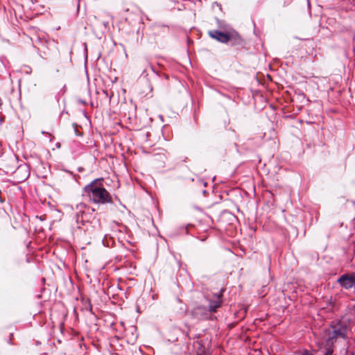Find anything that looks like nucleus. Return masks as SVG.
<instances>
[{
    "instance_id": "obj_10",
    "label": "nucleus",
    "mask_w": 355,
    "mask_h": 355,
    "mask_svg": "<svg viewBox=\"0 0 355 355\" xmlns=\"http://www.w3.org/2000/svg\"><path fill=\"white\" fill-rule=\"evenodd\" d=\"M26 175L24 177V180L26 179V178L28 177V171L27 170H26Z\"/></svg>"
},
{
    "instance_id": "obj_1",
    "label": "nucleus",
    "mask_w": 355,
    "mask_h": 355,
    "mask_svg": "<svg viewBox=\"0 0 355 355\" xmlns=\"http://www.w3.org/2000/svg\"><path fill=\"white\" fill-rule=\"evenodd\" d=\"M83 191L84 195L93 203L105 205L112 202V196L104 187L103 178L92 181L84 187Z\"/></svg>"
},
{
    "instance_id": "obj_7",
    "label": "nucleus",
    "mask_w": 355,
    "mask_h": 355,
    "mask_svg": "<svg viewBox=\"0 0 355 355\" xmlns=\"http://www.w3.org/2000/svg\"><path fill=\"white\" fill-rule=\"evenodd\" d=\"M333 354V350L331 349H327L324 355H332Z\"/></svg>"
},
{
    "instance_id": "obj_5",
    "label": "nucleus",
    "mask_w": 355,
    "mask_h": 355,
    "mask_svg": "<svg viewBox=\"0 0 355 355\" xmlns=\"http://www.w3.org/2000/svg\"><path fill=\"white\" fill-rule=\"evenodd\" d=\"M205 310V308L202 307V306H198L196 307L193 311H192V314L196 316V317H198V313L200 312H202V311Z\"/></svg>"
},
{
    "instance_id": "obj_3",
    "label": "nucleus",
    "mask_w": 355,
    "mask_h": 355,
    "mask_svg": "<svg viewBox=\"0 0 355 355\" xmlns=\"http://www.w3.org/2000/svg\"><path fill=\"white\" fill-rule=\"evenodd\" d=\"M338 282L345 289L355 286V272L352 274L343 275L338 279Z\"/></svg>"
},
{
    "instance_id": "obj_2",
    "label": "nucleus",
    "mask_w": 355,
    "mask_h": 355,
    "mask_svg": "<svg viewBox=\"0 0 355 355\" xmlns=\"http://www.w3.org/2000/svg\"><path fill=\"white\" fill-rule=\"evenodd\" d=\"M208 35L213 39L221 43H227L232 39H236L239 35L234 33H223L218 30H212L208 32Z\"/></svg>"
},
{
    "instance_id": "obj_6",
    "label": "nucleus",
    "mask_w": 355,
    "mask_h": 355,
    "mask_svg": "<svg viewBox=\"0 0 355 355\" xmlns=\"http://www.w3.org/2000/svg\"><path fill=\"white\" fill-rule=\"evenodd\" d=\"M87 205L85 203H80L76 206V209L79 210V213H83Z\"/></svg>"
},
{
    "instance_id": "obj_8",
    "label": "nucleus",
    "mask_w": 355,
    "mask_h": 355,
    "mask_svg": "<svg viewBox=\"0 0 355 355\" xmlns=\"http://www.w3.org/2000/svg\"><path fill=\"white\" fill-rule=\"evenodd\" d=\"M302 355H311L308 351H304Z\"/></svg>"
},
{
    "instance_id": "obj_4",
    "label": "nucleus",
    "mask_w": 355,
    "mask_h": 355,
    "mask_svg": "<svg viewBox=\"0 0 355 355\" xmlns=\"http://www.w3.org/2000/svg\"><path fill=\"white\" fill-rule=\"evenodd\" d=\"M222 291L216 295L215 300H211L209 302V310L211 313L216 312L218 308H219L222 304Z\"/></svg>"
},
{
    "instance_id": "obj_9",
    "label": "nucleus",
    "mask_w": 355,
    "mask_h": 355,
    "mask_svg": "<svg viewBox=\"0 0 355 355\" xmlns=\"http://www.w3.org/2000/svg\"><path fill=\"white\" fill-rule=\"evenodd\" d=\"M22 170H23V168L22 167H19V168H18V169L17 170V171L15 173H18L21 172V171H22Z\"/></svg>"
}]
</instances>
